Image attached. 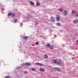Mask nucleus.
Segmentation results:
<instances>
[{"instance_id":"nucleus-5","label":"nucleus","mask_w":78,"mask_h":78,"mask_svg":"<svg viewBox=\"0 0 78 78\" xmlns=\"http://www.w3.org/2000/svg\"><path fill=\"white\" fill-rule=\"evenodd\" d=\"M36 64L37 65H38V66H44V65H43V64L40 63L38 62L36 63Z\"/></svg>"},{"instance_id":"nucleus-16","label":"nucleus","mask_w":78,"mask_h":78,"mask_svg":"<svg viewBox=\"0 0 78 78\" xmlns=\"http://www.w3.org/2000/svg\"><path fill=\"white\" fill-rule=\"evenodd\" d=\"M16 70H19L20 69V66H18L16 68Z\"/></svg>"},{"instance_id":"nucleus-28","label":"nucleus","mask_w":78,"mask_h":78,"mask_svg":"<svg viewBox=\"0 0 78 78\" xmlns=\"http://www.w3.org/2000/svg\"><path fill=\"white\" fill-rule=\"evenodd\" d=\"M17 19H15V20H14V22L15 23H16V22H17Z\"/></svg>"},{"instance_id":"nucleus-31","label":"nucleus","mask_w":78,"mask_h":78,"mask_svg":"<svg viewBox=\"0 0 78 78\" xmlns=\"http://www.w3.org/2000/svg\"><path fill=\"white\" fill-rule=\"evenodd\" d=\"M36 24L37 25V24H38V23H37Z\"/></svg>"},{"instance_id":"nucleus-20","label":"nucleus","mask_w":78,"mask_h":78,"mask_svg":"<svg viewBox=\"0 0 78 78\" xmlns=\"http://www.w3.org/2000/svg\"><path fill=\"white\" fill-rule=\"evenodd\" d=\"M11 14H12L11 13H9L8 14V16H11Z\"/></svg>"},{"instance_id":"nucleus-27","label":"nucleus","mask_w":78,"mask_h":78,"mask_svg":"<svg viewBox=\"0 0 78 78\" xmlns=\"http://www.w3.org/2000/svg\"><path fill=\"white\" fill-rule=\"evenodd\" d=\"M5 78H10V77L9 76H8L5 77Z\"/></svg>"},{"instance_id":"nucleus-9","label":"nucleus","mask_w":78,"mask_h":78,"mask_svg":"<svg viewBox=\"0 0 78 78\" xmlns=\"http://www.w3.org/2000/svg\"><path fill=\"white\" fill-rule=\"evenodd\" d=\"M40 70L41 72H45V69L42 68H41L40 69Z\"/></svg>"},{"instance_id":"nucleus-29","label":"nucleus","mask_w":78,"mask_h":78,"mask_svg":"<svg viewBox=\"0 0 78 78\" xmlns=\"http://www.w3.org/2000/svg\"><path fill=\"white\" fill-rule=\"evenodd\" d=\"M24 65H25V64H21V66H24Z\"/></svg>"},{"instance_id":"nucleus-15","label":"nucleus","mask_w":78,"mask_h":78,"mask_svg":"<svg viewBox=\"0 0 78 78\" xmlns=\"http://www.w3.org/2000/svg\"><path fill=\"white\" fill-rule=\"evenodd\" d=\"M44 56L45 59H47V58H48V56H47V55H45Z\"/></svg>"},{"instance_id":"nucleus-33","label":"nucleus","mask_w":78,"mask_h":78,"mask_svg":"<svg viewBox=\"0 0 78 78\" xmlns=\"http://www.w3.org/2000/svg\"><path fill=\"white\" fill-rule=\"evenodd\" d=\"M76 35V36H77V35Z\"/></svg>"},{"instance_id":"nucleus-17","label":"nucleus","mask_w":78,"mask_h":78,"mask_svg":"<svg viewBox=\"0 0 78 78\" xmlns=\"http://www.w3.org/2000/svg\"><path fill=\"white\" fill-rule=\"evenodd\" d=\"M56 25L57 26H59L61 25V24L60 23H57Z\"/></svg>"},{"instance_id":"nucleus-12","label":"nucleus","mask_w":78,"mask_h":78,"mask_svg":"<svg viewBox=\"0 0 78 78\" xmlns=\"http://www.w3.org/2000/svg\"><path fill=\"white\" fill-rule=\"evenodd\" d=\"M67 14L68 12H67V11H66V10H65V12H64V15H67Z\"/></svg>"},{"instance_id":"nucleus-14","label":"nucleus","mask_w":78,"mask_h":78,"mask_svg":"<svg viewBox=\"0 0 78 78\" xmlns=\"http://www.w3.org/2000/svg\"><path fill=\"white\" fill-rule=\"evenodd\" d=\"M63 10H64V9H62L61 8H60L58 10L60 11V12H62V11H63Z\"/></svg>"},{"instance_id":"nucleus-19","label":"nucleus","mask_w":78,"mask_h":78,"mask_svg":"<svg viewBox=\"0 0 78 78\" xmlns=\"http://www.w3.org/2000/svg\"><path fill=\"white\" fill-rule=\"evenodd\" d=\"M35 44L36 45H39V42L38 41H37L35 42Z\"/></svg>"},{"instance_id":"nucleus-13","label":"nucleus","mask_w":78,"mask_h":78,"mask_svg":"<svg viewBox=\"0 0 78 78\" xmlns=\"http://www.w3.org/2000/svg\"><path fill=\"white\" fill-rule=\"evenodd\" d=\"M50 47V44H47L46 46V48Z\"/></svg>"},{"instance_id":"nucleus-30","label":"nucleus","mask_w":78,"mask_h":78,"mask_svg":"<svg viewBox=\"0 0 78 78\" xmlns=\"http://www.w3.org/2000/svg\"><path fill=\"white\" fill-rule=\"evenodd\" d=\"M76 42H77V43H78V40H77L76 41Z\"/></svg>"},{"instance_id":"nucleus-7","label":"nucleus","mask_w":78,"mask_h":78,"mask_svg":"<svg viewBox=\"0 0 78 78\" xmlns=\"http://www.w3.org/2000/svg\"><path fill=\"white\" fill-rule=\"evenodd\" d=\"M51 20L52 22H55V18H54V17H51Z\"/></svg>"},{"instance_id":"nucleus-18","label":"nucleus","mask_w":78,"mask_h":78,"mask_svg":"<svg viewBox=\"0 0 78 78\" xmlns=\"http://www.w3.org/2000/svg\"><path fill=\"white\" fill-rule=\"evenodd\" d=\"M31 70H32V71H35L36 70V69H35L34 68H32L31 69Z\"/></svg>"},{"instance_id":"nucleus-11","label":"nucleus","mask_w":78,"mask_h":78,"mask_svg":"<svg viewBox=\"0 0 78 78\" xmlns=\"http://www.w3.org/2000/svg\"><path fill=\"white\" fill-rule=\"evenodd\" d=\"M30 3L31 5H34V3L33 1H30Z\"/></svg>"},{"instance_id":"nucleus-2","label":"nucleus","mask_w":78,"mask_h":78,"mask_svg":"<svg viewBox=\"0 0 78 78\" xmlns=\"http://www.w3.org/2000/svg\"><path fill=\"white\" fill-rule=\"evenodd\" d=\"M56 20L57 22H59L60 20V16L59 15H56Z\"/></svg>"},{"instance_id":"nucleus-34","label":"nucleus","mask_w":78,"mask_h":78,"mask_svg":"<svg viewBox=\"0 0 78 78\" xmlns=\"http://www.w3.org/2000/svg\"><path fill=\"white\" fill-rule=\"evenodd\" d=\"M76 35V36H77V35Z\"/></svg>"},{"instance_id":"nucleus-6","label":"nucleus","mask_w":78,"mask_h":78,"mask_svg":"<svg viewBox=\"0 0 78 78\" xmlns=\"http://www.w3.org/2000/svg\"><path fill=\"white\" fill-rule=\"evenodd\" d=\"M23 38L25 39L26 41H27V38H29L30 37H28L27 36H25L24 37H23Z\"/></svg>"},{"instance_id":"nucleus-24","label":"nucleus","mask_w":78,"mask_h":78,"mask_svg":"<svg viewBox=\"0 0 78 78\" xmlns=\"http://www.w3.org/2000/svg\"><path fill=\"white\" fill-rule=\"evenodd\" d=\"M28 16H30L29 17H28V19H29V18H31L33 17V16H32V15H31L30 16L29 15H28Z\"/></svg>"},{"instance_id":"nucleus-32","label":"nucleus","mask_w":78,"mask_h":78,"mask_svg":"<svg viewBox=\"0 0 78 78\" xmlns=\"http://www.w3.org/2000/svg\"><path fill=\"white\" fill-rule=\"evenodd\" d=\"M27 16V18H28V17H30V16Z\"/></svg>"},{"instance_id":"nucleus-10","label":"nucleus","mask_w":78,"mask_h":78,"mask_svg":"<svg viewBox=\"0 0 78 78\" xmlns=\"http://www.w3.org/2000/svg\"><path fill=\"white\" fill-rule=\"evenodd\" d=\"M25 65H26V66H30L31 64H30V63L27 62L26 64H25Z\"/></svg>"},{"instance_id":"nucleus-4","label":"nucleus","mask_w":78,"mask_h":78,"mask_svg":"<svg viewBox=\"0 0 78 78\" xmlns=\"http://www.w3.org/2000/svg\"><path fill=\"white\" fill-rule=\"evenodd\" d=\"M54 69H55V70H56L57 71H58V72H60V71H61V69L60 68L55 67Z\"/></svg>"},{"instance_id":"nucleus-22","label":"nucleus","mask_w":78,"mask_h":78,"mask_svg":"<svg viewBox=\"0 0 78 78\" xmlns=\"http://www.w3.org/2000/svg\"><path fill=\"white\" fill-rule=\"evenodd\" d=\"M50 48L51 50H53V46H51L50 47Z\"/></svg>"},{"instance_id":"nucleus-21","label":"nucleus","mask_w":78,"mask_h":78,"mask_svg":"<svg viewBox=\"0 0 78 78\" xmlns=\"http://www.w3.org/2000/svg\"><path fill=\"white\" fill-rule=\"evenodd\" d=\"M36 5L37 6H39V5H40V4L39 3L37 2L36 3Z\"/></svg>"},{"instance_id":"nucleus-23","label":"nucleus","mask_w":78,"mask_h":78,"mask_svg":"<svg viewBox=\"0 0 78 78\" xmlns=\"http://www.w3.org/2000/svg\"><path fill=\"white\" fill-rule=\"evenodd\" d=\"M12 17H14V16H15V14L14 13H13L12 15Z\"/></svg>"},{"instance_id":"nucleus-3","label":"nucleus","mask_w":78,"mask_h":78,"mask_svg":"<svg viewBox=\"0 0 78 78\" xmlns=\"http://www.w3.org/2000/svg\"><path fill=\"white\" fill-rule=\"evenodd\" d=\"M73 23L75 24H76V23H78V19L76 20H74L73 21Z\"/></svg>"},{"instance_id":"nucleus-1","label":"nucleus","mask_w":78,"mask_h":78,"mask_svg":"<svg viewBox=\"0 0 78 78\" xmlns=\"http://www.w3.org/2000/svg\"><path fill=\"white\" fill-rule=\"evenodd\" d=\"M59 60H55V59H52V62L54 63V64H57V65L60 64H61V62L59 61Z\"/></svg>"},{"instance_id":"nucleus-8","label":"nucleus","mask_w":78,"mask_h":78,"mask_svg":"<svg viewBox=\"0 0 78 78\" xmlns=\"http://www.w3.org/2000/svg\"><path fill=\"white\" fill-rule=\"evenodd\" d=\"M71 12L72 14H76V12L75 10H73Z\"/></svg>"},{"instance_id":"nucleus-25","label":"nucleus","mask_w":78,"mask_h":78,"mask_svg":"<svg viewBox=\"0 0 78 78\" xmlns=\"http://www.w3.org/2000/svg\"><path fill=\"white\" fill-rule=\"evenodd\" d=\"M27 73H28V72H27V71H25L24 73V74H27Z\"/></svg>"},{"instance_id":"nucleus-26","label":"nucleus","mask_w":78,"mask_h":78,"mask_svg":"<svg viewBox=\"0 0 78 78\" xmlns=\"http://www.w3.org/2000/svg\"><path fill=\"white\" fill-rule=\"evenodd\" d=\"M75 16H76V17H78V12L77 13L76 15H75Z\"/></svg>"}]
</instances>
